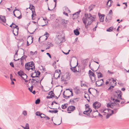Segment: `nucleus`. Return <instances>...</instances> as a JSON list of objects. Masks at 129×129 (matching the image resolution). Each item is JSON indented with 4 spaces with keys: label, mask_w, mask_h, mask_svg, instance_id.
<instances>
[{
    "label": "nucleus",
    "mask_w": 129,
    "mask_h": 129,
    "mask_svg": "<svg viewBox=\"0 0 129 129\" xmlns=\"http://www.w3.org/2000/svg\"><path fill=\"white\" fill-rule=\"evenodd\" d=\"M96 18L95 16L92 15L90 13L85 14L82 20L86 28H88V26L90 25L92 22L95 20Z\"/></svg>",
    "instance_id": "obj_1"
},
{
    "label": "nucleus",
    "mask_w": 129,
    "mask_h": 129,
    "mask_svg": "<svg viewBox=\"0 0 129 129\" xmlns=\"http://www.w3.org/2000/svg\"><path fill=\"white\" fill-rule=\"evenodd\" d=\"M111 100L114 101V103H108L107 104V106L108 107H110L113 108L114 106L116 105L117 106H119V104L118 103L120 102V101L117 99H114L112 98H111Z\"/></svg>",
    "instance_id": "obj_2"
},
{
    "label": "nucleus",
    "mask_w": 129,
    "mask_h": 129,
    "mask_svg": "<svg viewBox=\"0 0 129 129\" xmlns=\"http://www.w3.org/2000/svg\"><path fill=\"white\" fill-rule=\"evenodd\" d=\"M13 13L14 16L18 19H20L21 18V13L17 9H15L13 11Z\"/></svg>",
    "instance_id": "obj_3"
},
{
    "label": "nucleus",
    "mask_w": 129,
    "mask_h": 129,
    "mask_svg": "<svg viewBox=\"0 0 129 129\" xmlns=\"http://www.w3.org/2000/svg\"><path fill=\"white\" fill-rule=\"evenodd\" d=\"M85 111L83 112L85 114H89L92 111V110L89 108V106L87 104L85 105Z\"/></svg>",
    "instance_id": "obj_4"
},
{
    "label": "nucleus",
    "mask_w": 129,
    "mask_h": 129,
    "mask_svg": "<svg viewBox=\"0 0 129 129\" xmlns=\"http://www.w3.org/2000/svg\"><path fill=\"white\" fill-rule=\"evenodd\" d=\"M70 78V77L69 74L68 73H67L62 76L61 80L65 81L69 80Z\"/></svg>",
    "instance_id": "obj_5"
},
{
    "label": "nucleus",
    "mask_w": 129,
    "mask_h": 129,
    "mask_svg": "<svg viewBox=\"0 0 129 129\" xmlns=\"http://www.w3.org/2000/svg\"><path fill=\"white\" fill-rule=\"evenodd\" d=\"M34 64V63L33 62H31L30 63V62L27 63L25 64V68L26 69L28 70V69H29V68L33 67Z\"/></svg>",
    "instance_id": "obj_6"
},
{
    "label": "nucleus",
    "mask_w": 129,
    "mask_h": 129,
    "mask_svg": "<svg viewBox=\"0 0 129 129\" xmlns=\"http://www.w3.org/2000/svg\"><path fill=\"white\" fill-rule=\"evenodd\" d=\"M93 108L96 109L100 107L101 104L99 102H96L93 104Z\"/></svg>",
    "instance_id": "obj_7"
},
{
    "label": "nucleus",
    "mask_w": 129,
    "mask_h": 129,
    "mask_svg": "<svg viewBox=\"0 0 129 129\" xmlns=\"http://www.w3.org/2000/svg\"><path fill=\"white\" fill-rule=\"evenodd\" d=\"M121 92L119 90H117L116 92V94L117 98L119 99L122 100V99L121 98Z\"/></svg>",
    "instance_id": "obj_8"
},
{
    "label": "nucleus",
    "mask_w": 129,
    "mask_h": 129,
    "mask_svg": "<svg viewBox=\"0 0 129 129\" xmlns=\"http://www.w3.org/2000/svg\"><path fill=\"white\" fill-rule=\"evenodd\" d=\"M98 15L100 19V22H103L104 21V16L105 15L104 14H101L100 13L98 14Z\"/></svg>",
    "instance_id": "obj_9"
},
{
    "label": "nucleus",
    "mask_w": 129,
    "mask_h": 129,
    "mask_svg": "<svg viewBox=\"0 0 129 129\" xmlns=\"http://www.w3.org/2000/svg\"><path fill=\"white\" fill-rule=\"evenodd\" d=\"M81 11V10H80L79 11L73 14V16H74V19L76 18L79 16V15Z\"/></svg>",
    "instance_id": "obj_10"
},
{
    "label": "nucleus",
    "mask_w": 129,
    "mask_h": 129,
    "mask_svg": "<svg viewBox=\"0 0 129 129\" xmlns=\"http://www.w3.org/2000/svg\"><path fill=\"white\" fill-rule=\"evenodd\" d=\"M75 107L74 106H71L69 107L67 109L68 111H73L75 109Z\"/></svg>",
    "instance_id": "obj_11"
},
{
    "label": "nucleus",
    "mask_w": 129,
    "mask_h": 129,
    "mask_svg": "<svg viewBox=\"0 0 129 129\" xmlns=\"http://www.w3.org/2000/svg\"><path fill=\"white\" fill-rule=\"evenodd\" d=\"M49 34L47 32H46L44 35L41 37L42 38H45V40H46L49 37Z\"/></svg>",
    "instance_id": "obj_12"
},
{
    "label": "nucleus",
    "mask_w": 129,
    "mask_h": 129,
    "mask_svg": "<svg viewBox=\"0 0 129 129\" xmlns=\"http://www.w3.org/2000/svg\"><path fill=\"white\" fill-rule=\"evenodd\" d=\"M32 14L31 15V17L32 20H35V17L36 16V15L35 11V10H33L32 11Z\"/></svg>",
    "instance_id": "obj_13"
},
{
    "label": "nucleus",
    "mask_w": 129,
    "mask_h": 129,
    "mask_svg": "<svg viewBox=\"0 0 129 129\" xmlns=\"http://www.w3.org/2000/svg\"><path fill=\"white\" fill-rule=\"evenodd\" d=\"M111 112L112 114H113V110H110L109 109H105L103 110V112L105 113H107V112Z\"/></svg>",
    "instance_id": "obj_14"
},
{
    "label": "nucleus",
    "mask_w": 129,
    "mask_h": 129,
    "mask_svg": "<svg viewBox=\"0 0 129 129\" xmlns=\"http://www.w3.org/2000/svg\"><path fill=\"white\" fill-rule=\"evenodd\" d=\"M88 74L90 78H92L93 76H95L94 74L90 70L89 71Z\"/></svg>",
    "instance_id": "obj_15"
},
{
    "label": "nucleus",
    "mask_w": 129,
    "mask_h": 129,
    "mask_svg": "<svg viewBox=\"0 0 129 129\" xmlns=\"http://www.w3.org/2000/svg\"><path fill=\"white\" fill-rule=\"evenodd\" d=\"M78 64V62H77V65L75 67H72L71 68V69L74 72H79V71H78L76 69V66Z\"/></svg>",
    "instance_id": "obj_16"
},
{
    "label": "nucleus",
    "mask_w": 129,
    "mask_h": 129,
    "mask_svg": "<svg viewBox=\"0 0 129 129\" xmlns=\"http://www.w3.org/2000/svg\"><path fill=\"white\" fill-rule=\"evenodd\" d=\"M33 38H32L31 37L29 36V37L27 38V41L29 42L31 44L33 41Z\"/></svg>",
    "instance_id": "obj_17"
},
{
    "label": "nucleus",
    "mask_w": 129,
    "mask_h": 129,
    "mask_svg": "<svg viewBox=\"0 0 129 129\" xmlns=\"http://www.w3.org/2000/svg\"><path fill=\"white\" fill-rule=\"evenodd\" d=\"M0 19L4 23L6 22V20L5 16H3L1 15L0 16Z\"/></svg>",
    "instance_id": "obj_18"
},
{
    "label": "nucleus",
    "mask_w": 129,
    "mask_h": 129,
    "mask_svg": "<svg viewBox=\"0 0 129 129\" xmlns=\"http://www.w3.org/2000/svg\"><path fill=\"white\" fill-rule=\"evenodd\" d=\"M113 12L111 10L109 11L108 14L107 15L108 16H110V18H108V19L111 20L112 18V16Z\"/></svg>",
    "instance_id": "obj_19"
},
{
    "label": "nucleus",
    "mask_w": 129,
    "mask_h": 129,
    "mask_svg": "<svg viewBox=\"0 0 129 129\" xmlns=\"http://www.w3.org/2000/svg\"><path fill=\"white\" fill-rule=\"evenodd\" d=\"M113 1L111 0H109L107 3V5L109 7H110L111 6L112 4L113 3Z\"/></svg>",
    "instance_id": "obj_20"
},
{
    "label": "nucleus",
    "mask_w": 129,
    "mask_h": 129,
    "mask_svg": "<svg viewBox=\"0 0 129 129\" xmlns=\"http://www.w3.org/2000/svg\"><path fill=\"white\" fill-rule=\"evenodd\" d=\"M58 71H59L60 72V70H56L55 71V72L54 74V77H55V78H57V76L58 75L59 73H58Z\"/></svg>",
    "instance_id": "obj_21"
},
{
    "label": "nucleus",
    "mask_w": 129,
    "mask_h": 129,
    "mask_svg": "<svg viewBox=\"0 0 129 129\" xmlns=\"http://www.w3.org/2000/svg\"><path fill=\"white\" fill-rule=\"evenodd\" d=\"M24 73L22 71H20L18 72V74L21 78L23 76Z\"/></svg>",
    "instance_id": "obj_22"
},
{
    "label": "nucleus",
    "mask_w": 129,
    "mask_h": 129,
    "mask_svg": "<svg viewBox=\"0 0 129 129\" xmlns=\"http://www.w3.org/2000/svg\"><path fill=\"white\" fill-rule=\"evenodd\" d=\"M74 32L75 34L76 35H79V32L78 29L75 30H74Z\"/></svg>",
    "instance_id": "obj_23"
},
{
    "label": "nucleus",
    "mask_w": 129,
    "mask_h": 129,
    "mask_svg": "<svg viewBox=\"0 0 129 129\" xmlns=\"http://www.w3.org/2000/svg\"><path fill=\"white\" fill-rule=\"evenodd\" d=\"M36 114L37 116H40L41 115L45 116V115L42 113H40L39 112H37L36 113Z\"/></svg>",
    "instance_id": "obj_24"
},
{
    "label": "nucleus",
    "mask_w": 129,
    "mask_h": 129,
    "mask_svg": "<svg viewBox=\"0 0 129 129\" xmlns=\"http://www.w3.org/2000/svg\"><path fill=\"white\" fill-rule=\"evenodd\" d=\"M91 80V82L93 83H94L95 81V76H93L92 78H90Z\"/></svg>",
    "instance_id": "obj_25"
},
{
    "label": "nucleus",
    "mask_w": 129,
    "mask_h": 129,
    "mask_svg": "<svg viewBox=\"0 0 129 129\" xmlns=\"http://www.w3.org/2000/svg\"><path fill=\"white\" fill-rule=\"evenodd\" d=\"M67 105L68 104H65L64 105H61V108L63 109H65L66 108Z\"/></svg>",
    "instance_id": "obj_26"
},
{
    "label": "nucleus",
    "mask_w": 129,
    "mask_h": 129,
    "mask_svg": "<svg viewBox=\"0 0 129 129\" xmlns=\"http://www.w3.org/2000/svg\"><path fill=\"white\" fill-rule=\"evenodd\" d=\"M27 77V76L26 74L24 73L21 78L23 79L24 80H25V79H26Z\"/></svg>",
    "instance_id": "obj_27"
},
{
    "label": "nucleus",
    "mask_w": 129,
    "mask_h": 129,
    "mask_svg": "<svg viewBox=\"0 0 129 129\" xmlns=\"http://www.w3.org/2000/svg\"><path fill=\"white\" fill-rule=\"evenodd\" d=\"M49 112L51 113H56L58 112V111L57 110H49L48 111Z\"/></svg>",
    "instance_id": "obj_28"
},
{
    "label": "nucleus",
    "mask_w": 129,
    "mask_h": 129,
    "mask_svg": "<svg viewBox=\"0 0 129 129\" xmlns=\"http://www.w3.org/2000/svg\"><path fill=\"white\" fill-rule=\"evenodd\" d=\"M14 25L13 26V28H16V30L18 31L19 28L18 27V26L14 24Z\"/></svg>",
    "instance_id": "obj_29"
},
{
    "label": "nucleus",
    "mask_w": 129,
    "mask_h": 129,
    "mask_svg": "<svg viewBox=\"0 0 129 129\" xmlns=\"http://www.w3.org/2000/svg\"><path fill=\"white\" fill-rule=\"evenodd\" d=\"M22 126L24 129H29V125L28 123H26L25 125V127H24Z\"/></svg>",
    "instance_id": "obj_30"
},
{
    "label": "nucleus",
    "mask_w": 129,
    "mask_h": 129,
    "mask_svg": "<svg viewBox=\"0 0 129 129\" xmlns=\"http://www.w3.org/2000/svg\"><path fill=\"white\" fill-rule=\"evenodd\" d=\"M113 30V28L112 27H111L108 28L107 30V31L109 32H111Z\"/></svg>",
    "instance_id": "obj_31"
},
{
    "label": "nucleus",
    "mask_w": 129,
    "mask_h": 129,
    "mask_svg": "<svg viewBox=\"0 0 129 129\" xmlns=\"http://www.w3.org/2000/svg\"><path fill=\"white\" fill-rule=\"evenodd\" d=\"M98 77L99 78L103 77L102 74L100 72L97 73Z\"/></svg>",
    "instance_id": "obj_32"
},
{
    "label": "nucleus",
    "mask_w": 129,
    "mask_h": 129,
    "mask_svg": "<svg viewBox=\"0 0 129 129\" xmlns=\"http://www.w3.org/2000/svg\"><path fill=\"white\" fill-rule=\"evenodd\" d=\"M64 8H65V10H64V11H65V12H66L67 13H70V11L69 9L68 8L65 7Z\"/></svg>",
    "instance_id": "obj_33"
},
{
    "label": "nucleus",
    "mask_w": 129,
    "mask_h": 129,
    "mask_svg": "<svg viewBox=\"0 0 129 129\" xmlns=\"http://www.w3.org/2000/svg\"><path fill=\"white\" fill-rule=\"evenodd\" d=\"M48 95H51V96L53 97L54 96V94L52 91H50L48 93Z\"/></svg>",
    "instance_id": "obj_34"
},
{
    "label": "nucleus",
    "mask_w": 129,
    "mask_h": 129,
    "mask_svg": "<svg viewBox=\"0 0 129 129\" xmlns=\"http://www.w3.org/2000/svg\"><path fill=\"white\" fill-rule=\"evenodd\" d=\"M32 80L33 81H36V82L37 83H38L39 81V79L38 78L37 79H33Z\"/></svg>",
    "instance_id": "obj_35"
},
{
    "label": "nucleus",
    "mask_w": 129,
    "mask_h": 129,
    "mask_svg": "<svg viewBox=\"0 0 129 129\" xmlns=\"http://www.w3.org/2000/svg\"><path fill=\"white\" fill-rule=\"evenodd\" d=\"M35 7L33 6V5H30L29 8L32 11L33 10H35Z\"/></svg>",
    "instance_id": "obj_36"
},
{
    "label": "nucleus",
    "mask_w": 129,
    "mask_h": 129,
    "mask_svg": "<svg viewBox=\"0 0 129 129\" xmlns=\"http://www.w3.org/2000/svg\"><path fill=\"white\" fill-rule=\"evenodd\" d=\"M78 99L77 98H74V100L73 99H71L70 100V101L69 102H72L73 103H74L75 102L74 100H76V99Z\"/></svg>",
    "instance_id": "obj_37"
},
{
    "label": "nucleus",
    "mask_w": 129,
    "mask_h": 129,
    "mask_svg": "<svg viewBox=\"0 0 129 129\" xmlns=\"http://www.w3.org/2000/svg\"><path fill=\"white\" fill-rule=\"evenodd\" d=\"M27 57V56H26L24 55L23 56H22L20 60H23L25 59Z\"/></svg>",
    "instance_id": "obj_38"
},
{
    "label": "nucleus",
    "mask_w": 129,
    "mask_h": 129,
    "mask_svg": "<svg viewBox=\"0 0 129 129\" xmlns=\"http://www.w3.org/2000/svg\"><path fill=\"white\" fill-rule=\"evenodd\" d=\"M99 81H96V86H101L102 85V84L101 83L100 84V85H98V83H99Z\"/></svg>",
    "instance_id": "obj_39"
},
{
    "label": "nucleus",
    "mask_w": 129,
    "mask_h": 129,
    "mask_svg": "<svg viewBox=\"0 0 129 129\" xmlns=\"http://www.w3.org/2000/svg\"><path fill=\"white\" fill-rule=\"evenodd\" d=\"M29 69H28V70L31 69L32 70H34L35 69V66L34 65V66H33V67L29 68Z\"/></svg>",
    "instance_id": "obj_40"
},
{
    "label": "nucleus",
    "mask_w": 129,
    "mask_h": 129,
    "mask_svg": "<svg viewBox=\"0 0 129 129\" xmlns=\"http://www.w3.org/2000/svg\"><path fill=\"white\" fill-rule=\"evenodd\" d=\"M40 102V100L39 99H37L35 103L36 104H39Z\"/></svg>",
    "instance_id": "obj_41"
},
{
    "label": "nucleus",
    "mask_w": 129,
    "mask_h": 129,
    "mask_svg": "<svg viewBox=\"0 0 129 129\" xmlns=\"http://www.w3.org/2000/svg\"><path fill=\"white\" fill-rule=\"evenodd\" d=\"M68 21L65 19L62 20V23L65 24H67L68 23Z\"/></svg>",
    "instance_id": "obj_42"
},
{
    "label": "nucleus",
    "mask_w": 129,
    "mask_h": 129,
    "mask_svg": "<svg viewBox=\"0 0 129 129\" xmlns=\"http://www.w3.org/2000/svg\"><path fill=\"white\" fill-rule=\"evenodd\" d=\"M22 114L25 116H26L27 115V112L25 110L23 112Z\"/></svg>",
    "instance_id": "obj_43"
},
{
    "label": "nucleus",
    "mask_w": 129,
    "mask_h": 129,
    "mask_svg": "<svg viewBox=\"0 0 129 129\" xmlns=\"http://www.w3.org/2000/svg\"><path fill=\"white\" fill-rule=\"evenodd\" d=\"M71 96V95H69V96H63V98L66 99H67L69 98Z\"/></svg>",
    "instance_id": "obj_44"
},
{
    "label": "nucleus",
    "mask_w": 129,
    "mask_h": 129,
    "mask_svg": "<svg viewBox=\"0 0 129 129\" xmlns=\"http://www.w3.org/2000/svg\"><path fill=\"white\" fill-rule=\"evenodd\" d=\"M112 114H110L107 113V114L106 116V118H108L109 117L112 115Z\"/></svg>",
    "instance_id": "obj_45"
},
{
    "label": "nucleus",
    "mask_w": 129,
    "mask_h": 129,
    "mask_svg": "<svg viewBox=\"0 0 129 129\" xmlns=\"http://www.w3.org/2000/svg\"><path fill=\"white\" fill-rule=\"evenodd\" d=\"M88 9L89 10V11H90L92 10V6H89L88 7Z\"/></svg>",
    "instance_id": "obj_46"
},
{
    "label": "nucleus",
    "mask_w": 129,
    "mask_h": 129,
    "mask_svg": "<svg viewBox=\"0 0 129 129\" xmlns=\"http://www.w3.org/2000/svg\"><path fill=\"white\" fill-rule=\"evenodd\" d=\"M34 74H31V77H32L33 78H34L36 77H38V76H37V74H36V75L35 76H33V75Z\"/></svg>",
    "instance_id": "obj_47"
},
{
    "label": "nucleus",
    "mask_w": 129,
    "mask_h": 129,
    "mask_svg": "<svg viewBox=\"0 0 129 129\" xmlns=\"http://www.w3.org/2000/svg\"><path fill=\"white\" fill-rule=\"evenodd\" d=\"M98 24V22H97V24ZM97 27V25H96L95 27H94L93 29V31H96V28Z\"/></svg>",
    "instance_id": "obj_48"
},
{
    "label": "nucleus",
    "mask_w": 129,
    "mask_h": 129,
    "mask_svg": "<svg viewBox=\"0 0 129 129\" xmlns=\"http://www.w3.org/2000/svg\"><path fill=\"white\" fill-rule=\"evenodd\" d=\"M10 65L12 67L14 68V64L13 62H11L10 63Z\"/></svg>",
    "instance_id": "obj_49"
},
{
    "label": "nucleus",
    "mask_w": 129,
    "mask_h": 129,
    "mask_svg": "<svg viewBox=\"0 0 129 129\" xmlns=\"http://www.w3.org/2000/svg\"><path fill=\"white\" fill-rule=\"evenodd\" d=\"M16 33H14V32H13V34L15 36H16L17 35H18V31L16 30Z\"/></svg>",
    "instance_id": "obj_50"
},
{
    "label": "nucleus",
    "mask_w": 129,
    "mask_h": 129,
    "mask_svg": "<svg viewBox=\"0 0 129 129\" xmlns=\"http://www.w3.org/2000/svg\"><path fill=\"white\" fill-rule=\"evenodd\" d=\"M52 97H53L51 96V95H49L47 96L46 98L47 99H51V98H52Z\"/></svg>",
    "instance_id": "obj_51"
},
{
    "label": "nucleus",
    "mask_w": 129,
    "mask_h": 129,
    "mask_svg": "<svg viewBox=\"0 0 129 129\" xmlns=\"http://www.w3.org/2000/svg\"><path fill=\"white\" fill-rule=\"evenodd\" d=\"M63 14L67 16H68V13H66L65 11H64V12H63Z\"/></svg>",
    "instance_id": "obj_52"
},
{
    "label": "nucleus",
    "mask_w": 129,
    "mask_h": 129,
    "mask_svg": "<svg viewBox=\"0 0 129 129\" xmlns=\"http://www.w3.org/2000/svg\"><path fill=\"white\" fill-rule=\"evenodd\" d=\"M36 74H37V76H38L39 75H40V73L38 71L36 73Z\"/></svg>",
    "instance_id": "obj_53"
},
{
    "label": "nucleus",
    "mask_w": 129,
    "mask_h": 129,
    "mask_svg": "<svg viewBox=\"0 0 129 129\" xmlns=\"http://www.w3.org/2000/svg\"><path fill=\"white\" fill-rule=\"evenodd\" d=\"M18 50H17V51H16L15 54L14 55V58H15L16 55L17 56V53L18 52Z\"/></svg>",
    "instance_id": "obj_54"
},
{
    "label": "nucleus",
    "mask_w": 129,
    "mask_h": 129,
    "mask_svg": "<svg viewBox=\"0 0 129 129\" xmlns=\"http://www.w3.org/2000/svg\"><path fill=\"white\" fill-rule=\"evenodd\" d=\"M48 44L49 45V46H50V47H52L53 46V45L51 43H48Z\"/></svg>",
    "instance_id": "obj_55"
},
{
    "label": "nucleus",
    "mask_w": 129,
    "mask_h": 129,
    "mask_svg": "<svg viewBox=\"0 0 129 129\" xmlns=\"http://www.w3.org/2000/svg\"><path fill=\"white\" fill-rule=\"evenodd\" d=\"M46 54L48 55L50 58H51V56L50 54L48 53H47Z\"/></svg>",
    "instance_id": "obj_56"
},
{
    "label": "nucleus",
    "mask_w": 129,
    "mask_h": 129,
    "mask_svg": "<svg viewBox=\"0 0 129 129\" xmlns=\"http://www.w3.org/2000/svg\"><path fill=\"white\" fill-rule=\"evenodd\" d=\"M54 2L55 3V6L54 7V8H55V7H56V0H54Z\"/></svg>",
    "instance_id": "obj_57"
},
{
    "label": "nucleus",
    "mask_w": 129,
    "mask_h": 129,
    "mask_svg": "<svg viewBox=\"0 0 129 129\" xmlns=\"http://www.w3.org/2000/svg\"><path fill=\"white\" fill-rule=\"evenodd\" d=\"M45 117H46V118H46V120H49L50 119V118L47 116Z\"/></svg>",
    "instance_id": "obj_58"
},
{
    "label": "nucleus",
    "mask_w": 129,
    "mask_h": 129,
    "mask_svg": "<svg viewBox=\"0 0 129 129\" xmlns=\"http://www.w3.org/2000/svg\"><path fill=\"white\" fill-rule=\"evenodd\" d=\"M108 72L110 74H113L114 73L113 72H110L109 70H108Z\"/></svg>",
    "instance_id": "obj_59"
},
{
    "label": "nucleus",
    "mask_w": 129,
    "mask_h": 129,
    "mask_svg": "<svg viewBox=\"0 0 129 129\" xmlns=\"http://www.w3.org/2000/svg\"><path fill=\"white\" fill-rule=\"evenodd\" d=\"M114 87V86H110L109 88V89H111L113 88Z\"/></svg>",
    "instance_id": "obj_60"
},
{
    "label": "nucleus",
    "mask_w": 129,
    "mask_h": 129,
    "mask_svg": "<svg viewBox=\"0 0 129 129\" xmlns=\"http://www.w3.org/2000/svg\"><path fill=\"white\" fill-rule=\"evenodd\" d=\"M30 54L31 55H34V52L32 51H30Z\"/></svg>",
    "instance_id": "obj_61"
},
{
    "label": "nucleus",
    "mask_w": 129,
    "mask_h": 129,
    "mask_svg": "<svg viewBox=\"0 0 129 129\" xmlns=\"http://www.w3.org/2000/svg\"><path fill=\"white\" fill-rule=\"evenodd\" d=\"M116 107V106H114V108H112L114 110H116L118 109V108H115Z\"/></svg>",
    "instance_id": "obj_62"
},
{
    "label": "nucleus",
    "mask_w": 129,
    "mask_h": 129,
    "mask_svg": "<svg viewBox=\"0 0 129 129\" xmlns=\"http://www.w3.org/2000/svg\"><path fill=\"white\" fill-rule=\"evenodd\" d=\"M11 84H14V82H13V79H11Z\"/></svg>",
    "instance_id": "obj_63"
},
{
    "label": "nucleus",
    "mask_w": 129,
    "mask_h": 129,
    "mask_svg": "<svg viewBox=\"0 0 129 129\" xmlns=\"http://www.w3.org/2000/svg\"><path fill=\"white\" fill-rule=\"evenodd\" d=\"M27 46H29V45H30L31 44V43H29V42L27 41Z\"/></svg>",
    "instance_id": "obj_64"
}]
</instances>
